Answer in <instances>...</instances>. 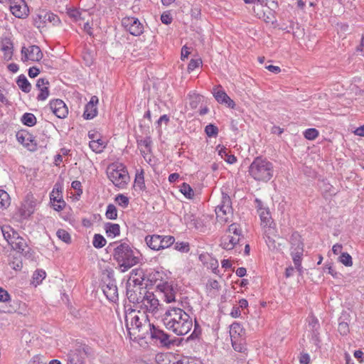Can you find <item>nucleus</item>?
Instances as JSON below:
<instances>
[{"label": "nucleus", "instance_id": "nucleus-52", "mask_svg": "<svg viewBox=\"0 0 364 364\" xmlns=\"http://www.w3.org/2000/svg\"><path fill=\"white\" fill-rule=\"evenodd\" d=\"M33 212V208L31 205H28V208L26 204H23L21 208V214L23 217L26 218L30 216Z\"/></svg>", "mask_w": 364, "mask_h": 364}, {"label": "nucleus", "instance_id": "nucleus-50", "mask_svg": "<svg viewBox=\"0 0 364 364\" xmlns=\"http://www.w3.org/2000/svg\"><path fill=\"white\" fill-rule=\"evenodd\" d=\"M178 364H202V362L196 358L184 357L178 361Z\"/></svg>", "mask_w": 364, "mask_h": 364}, {"label": "nucleus", "instance_id": "nucleus-47", "mask_svg": "<svg viewBox=\"0 0 364 364\" xmlns=\"http://www.w3.org/2000/svg\"><path fill=\"white\" fill-rule=\"evenodd\" d=\"M9 194L3 191L0 190V208H6L9 205Z\"/></svg>", "mask_w": 364, "mask_h": 364}, {"label": "nucleus", "instance_id": "nucleus-29", "mask_svg": "<svg viewBox=\"0 0 364 364\" xmlns=\"http://www.w3.org/2000/svg\"><path fill=\"white\" fill-rule=\"evenodd\" d=\"M145 278L146 275L142 269H134L131 272L129 281L135 285H142Z\"/></svg>", "mask_w": 364, "mask_h": 364}, {"label": "nucleus", "instance_id": "nucleus-39", "mask_svg": "<svg viewBox=\"0 0 364 364\" xmlns=\"http://www.w3.org/2000/svg\"><path fill=\"white\" fill-rule=\"evenodd\" d=\"M338 260L346 267H351L353 265V259L351 256L347 252L341 253Z\"/></svg>", "mask_w": 364, "mask_h": 364}, {"label": "nucleus", "instance_id": "nucleus-15", "mask_svg": "<svg viewBox=\"0 0 364 364\" xmlns=\"http://www.w3.org/2000/svg\"><path fill=\"white\" fill-rule=\"evenodd\" d=\"M14 240H11L10 245L11 247L25 257L31 256V249L28 246L24 238L19 236L16 232H13Z\"/></svg>", "mask_w": 364, "mask_h": 364}, {"label": "nucleus", "instance_id": "nucleus-23", "mask_svg": "<svg viewBox=\"0 0 364 364\" xmlns=\"http://www.w3.org/2000/svg\"><path fill=\"white\" fill-rule=\"evenodd\" d=\"M50 198L54 210L60 211L64 208L65 203L63 200L61 192L58 190V188H54L53 189L50 195Z\"/></svg>", "mask_w": 364, "mask_h": 364}, {"label": "nucleus", "instance_id": "nucleus-32", "mask_svg": "<svg viewBox=\"0 0 364 364\" xmlns=\"http://www.w3.org/2000/svg\"><path fill=\"white\" fill-rule=\"evenodd\" d=\"M89 146L95 153H101L107 146V143L102 139H96L95 141H90Z\"/></svg>", "mask_w": 364, "mask_h": 364}, {"label": "nucleus", "instance_id": "nucleus-64", "mask_svg": "<svg viewBox=\"0 0 364 364\" xmlns=\"http://www.w3.org/2000/svg\"><path fill=\"white\" fill-rule=\"evenodd\" d=\"M207 285L213 289H218L220 287V284L215 279H210L207 284Z\"/></svg>", "mask_w": 364, "mask_h": 364}, {"label": "nucleus", "instance_id": "nucleus-16", "mask_svg": "<svg viewBox=\"0 0 364 364\" xmlns=\"http://www.w3.org/2000/svg\"><path fill=\"white\" fill-rule=\"evenodd\" d=\"M10 11L13 15L19 18H24L28 16V7L24 0H11Z\"/></svg>", "mask_w": 364, "mask_h": 364}, {"label": "nucleus", "instance_id": "nucleus-1", "mask_svg": "<svg viewBox=\"0 0 364 364\" xmlns=\"http://www.w3.org/2000/svg\"><path fill=\"white\" fill-rule=\"evenodd\" d=\"M163 322L168 330L177 336L187 334L193 327L189 314L179 307L170 306L164 315Z\"/></svg>", "mask_w": 364, "mask_h": 364}, {"label": "nucleus", "instance_id": "nucleus-46", "mask_svg": "<svg viewBox=\"0 0 364 364\" xmlns=\"http://www.w3.org/2000/svg\"><path fill=\"white\" fill-rule=\"evenodd\" d=\"M46 272L42 269L36 270L33 275V282H36V284H40L43 279L46 277Z\"/></svg>", "mask_w": 364, "mask_h": 364}, {"label": "nucleus", "instance_id": "nucleus-17", "mask_svg": "<svg viewBox=\"0 0 364 364\" xmlns=\"http://www.w3.org/2000/svg\"><path fill=\"white\" fill-rule=\"evenodd\" d=\"M21 53L23 61H39L43 57V53L37 46H31L28 48L23 47Z\"/></svg>", "mask_w": 364, "mask_h": 364}, {"label": "nucleus", "instance_id": "nucleus-30", "mask_svg": "<svg viewBox=\"0 0 364 364\" xmlns=\"http://www.w3.org/2000/svg\"><path fill=\"white\" fill-rule=\"evenodd\" d=\"M145 241H146V245L151 250H160V245H161V235H148L145 237Z\"/></svg>", "mask_w": 364, "mask_h": 364}, {"label": "nucleus", "instance_id": "nucleus-13", "mask_svg": "<svg viewBox=\"0 0 364 364\" xmlns=\"http://www.w3.org/2000/svg\"><path fill=\"white\" fill-rule=\"evenodd\" d=\"M124 28L134 36H140L144 31V26L138 18L134 17H124L122 20Z\"/></svg>", "mask_w": 364, "mask_h": 364}, {"label": "nucleus", "instance_id": "nucleus-33", "mask_svg": "<svg viewBox=\"0 0 364 364\" xmlns=\"http://www.w3.org/2000/svg\"><path fill=\"white\" fill-rule=\"evenodd\" d=\"M16 83L20 89L26 93L29 92L31 90V85L24 75L18 76Z\"/></svg>", "mask_w": 364, "mask_h": 364}, {"label": "nucleus", "instance_id": "nucleus-35", "mask_svg": "<svg viewBox=\"0 0 364 364\" xmlns=\"http://www.w3.org/2000/svg\"><path fill=\"white\" fill-rule=\"evenodd\" d=\"M36 122V117L32 113H25L21 117V122L28 127L34 126Z\"/></svg>", "mask_w": 364, "mask_h": 364}, {"label": "nucleus", "instance_id": "nucleus-48", "mask_svg": "<svg viewBox=\"0 0 364 364\" xmlns=\"http://www.w3.org/2000/svg\"><path fill=\"white\" fill-rule=\"evenodd\" d=\"M56 235L63 242L66 243L70 242V235L66 230L60 229L57 231Z\"/></svg>", "mask_w": 364, "mask_h": 364}, {"label": "nucleus", "instance_id": "nucleus-28", "mask_svg": "<svg viewBox=\"0 0 364 364\" xmlns=\"http://www.w3.org/2000/svg\"><path fill=\"white\" fill-rule=\"evenodd\" d=\"M48 81L44 78H40L38 80L36 87L40 90V93L37 96V100L39 101L46 100L49 95L48 90Z\"/></svg>", "mask_w": 364, "mask_h": 364}, {"label": "nucleus", "instance_id": "nucleus-12", "mask_svg": "<svg viewBox=\"0 0 364 364\" xmlns=\"http://www.w3.org/2000/svg\"><path fill=\"white\" fill-rule=\"evenodd\" d=\"M60 22L58 16L50 11H40L34 19L35 26L38 28L44 27L48 23L56 25Z\"/></svg>", "mask_w": 364, "mask_h": 364}, {"label": "nucleus", "instance_id": "nucleus-53", "mask_svg": "<svg viewBox=\"0 0 364 364\" xmlns=\"http://www.w3.org/2000/svg\"><path fill=\"white\" fill-rule=\"evenodd\" d=\"M202 64V60L200 59H192L188 65V72H191L194 70L196 68H198Z\"/></svg>", "mask_w": 364, "mask_h": 364}, {"label": "nucleus", "instance_id": "nucleus-27", "mask_svg": "<svg viewBox=\"0 0 364 364\" xmlns=\"http://www.w3.org/2000/svg\"><path fill=\"white\" fill-rule=\"evenodd\" d=\"M230 336L231 341L245 339V331L239 323L235 322L230 326Z\"/></svg>", "mask_w": 364, "mask_h": 364}, {"label": "nucleus", "instance_id": "nucleus-43", "mask_svg": "<svg viewBox=\"0 0 364 364\" xmlns=\"http://www.w3.org/2000/svg\"><path fill=\"white\" fill-rule=\"evenodd\" d=\"M92 244L95 247L101 248L106 245V240L101 235L95 234Z\"/></svg>", "mask_w": 364, "mask_h": 364}, {"label": "nucleus", "instance_id": "nucleus-10", "mask_svg": "<svg viewBox=\"0 0 364 364\" xmlns=\"http://www.w3.org/2000/svg\"><path fill=\"white\" fill-rule=\"evenodd\" d=\"M291 256L296 269L301 273V257L304 252V245L300 240V235L297 233H294L291 235Z\"/></svg>", "mask_w": 364, "mask_h": 364}, {"label": "nucleus", "instance_id": "nucleus-19", "mask_svg": "<svg viewBox=\"0 0 364 364\" xmlns=\"http://www.w3.org/2000/svg\"><path fill=\"white\" fill-rule=\"evenodd\" d=\"M16 139L19 143L23 144L28 150L35 151L37 149V144L34 136L29 132L21 131L16 134Z\"/></svg>", "mask_w": 364, "mask_h": 364}, {"label": "nucleus", "instance_id": "nucleus-4", "mask_svg": "<svg viewBox=\"0 0 364 364\" xmlns=\"http://www.w3.org/2000/svg\"><path fill=\"white\" fill-rule=\"evenodd\" d=\"M250 175L257 181L267 182L273 176V164L267 159L257 157L249 167Z\"/></svg>", "mask_w": 364, "mask_h": 364}, {"label": "nucleus", "instance_id": "nucleus-40", "mask_svg": "<svg viewBox=\"0 0 364 364\" xmlns=\"http://www.w3.org/2000/svg\"><path fill=\"white\" fill-rule=\"evenodd\" d=\"M1 231H2V234L4 235V237L8 242V243L10 245L11 240H14V238L13 237V232H15V231L13 229H11L9 226L2 227Z\"/></svg>", "mask_w": 364, "mask_h": 364}, {"label": "nucleus", "instance_id": "nucleus-56", "mask_svg": "<svg viewBox=\"0 0 364 364\" xmlns=\"http://www.w3.org/2000/svg\"><path fill=\"white\" fill-rule=\"evenodd\" d=\"M175 248L183 252H188L189 251V245L187 242H176Z\"/></svg>", "mask_w": 364, "mask_h": 364}, {"label": "nucleus", "instance_id": "nucleus-2", "mask_svg": "<svg viewBox=\"0 0 364 364\" xmlns=\"http://www.w3.org/2000/svg\"><path fill=\"white\" fill-rule=\"evenodd\" d=\"M126 326L131 339H145L151 332L152 324L148 314L141 310H132L126 314Z\"/></svg>", "mask_w": 364, "mask_h": 364}, {"label": "nucleus", "instance_id": "nucleus-62", "mask_svg": "<svg viewBox=\"0 0 364 364\" xmlns=\"http://www.w3.org/2000/svg\"><path fill=\"white\" fill-rule=\"evenodd\" d=\"M299 362L301 364H309L310 363V356L307 353L301 354L299 358Z\"/></svg>", "mask_w": 364, "mask_h": 364}, {"label": "nucleus", "instance_id": "nucleus-61", "mask_svg": "<svg viewBox=\"0 0 364 364\" xmlns=\"http://www.w3.org/2000/svg\"><path fill=\"white\" fill-rule=\"evenodd\" d=\"M71 186L73 189L78 191V195H80L82 193V190L81 189V183L79 181H73Z\"/></svg>", "mask_w": 364, "mask_h": 364}, {"label": "nucleus", "instance_id": "nucleus-20", "mask_svg": "<svg viewBox=\"0 0 364 364\" xmlns=\"http://www.w3.org/2000/svg\"><path fill=\"white\" fill-rule=\"evenodd\" d=\"M50 109L52 112L60 119L65 118L68 114V109L66 105L60 99L50 101Z\"/></svg>", "mask_w": 364, "mask_h": 364}, {"label": "nucleus", "instance_id": "nucleus-36", "mask_svg": "<svg viewBox=\"0 0 364 364\" xmlns=\"http://www.w3.org/2000/svg\"><path fill=\"white\" fill-rule=\"evenodd\" d=\"M87 14L86 11H80L76 9H70L68 11L69 16L71 17L72 18H73L76 21H80V20H84L85 14Z\"/></svg>", "mask_w": 364, "mask_h": 364}, {"label": "nucleus", "instance_id": "nucleus-7", "mask_svg": "<svg viewBox=\"0 0 364 364\" xmlns=\"http://www.w3.org/2000/svg\"><path fill=\"white\" fill-rule=\"evenodd\" d=\"M241 236V230L240 225L237 223L231 224L228 230L220 240V246L226 250H232L240 242Z\"/></svg>", "mask_w": 364, "mask_h": 364}, {"label": "nucleus", "instance_id": "nucleus-22", "mask_svg": "<svg viewBox=\"0 0 364 364\" xmlns=\"http://www.w3.org/2000/svg\"><path fill=\"white\" fill-rule=\"evenodd\" d=\"M255 204L261 220V225L274 222L269 208L264 206L261 200L256 198Z\"/></svg>", "mask_w": 364, "mask_h": 364}, {"label": "nucleus", "instance_id": "nucleus-11", "mask_svg": "<svg viewBox=\"0 0 364 364\" xmlns=\"http://www.w3.org/2000/svg\"><path fill=\"white\" fill-rule=\"evenodd\" d=\"M264 232V238L270 250H277L280 246L275 239L277 237V230L274 222L261 225Z\"/></svg>", "mask_w": 364, "mask_h": 364}, {"label": "nucleus", "instance_id": "nucleus-8", "mask_svg": "<svg viewBox=\"0 0 364 364\" xmlns=\"http://www.w3.org/2000/svg\"><path fill=\"white\" fill-rule=\"evenodd\" d=\"M217 220L221 223H226L231 220L233 214L232 202L230 196L223 193L220 203L215 208Z\"/></svg>", "mask_w": 364, "mask_h": 364}, {"label": "nucleus", "instance_id": "nucleus-24", "mask_svg": "<svg viewBox=\"0 0 364 364\" xmlns=\"http://www.w3.org/2000/svg\"><path fill=\"white\" fill-rule=\"evenodd\" d=\"M213 94L215 100L221 104H225L228 107L234 108L235 104L232 100L225 92L224 90L215 88L213 89Z\"/></svg>", "mask_w": 364, "mask_h": 364}, {"label": "nucleus", "instance_id": "nucleus-21", "mask_svg": "<svg viewBox=\"0 0 364 364\" xmlns=\"http://www.w3.org/2000/svg\"><path fill=\"white\" fill-rule=\"evenodd\" d=\"M151 339L159 341V343L164 346H168L172 343L170 340V336L164 333L162 330L156 328L152 324L151 332L149 333V336Z\"/></svg>", "mask_w": 364, "mask_h": 364}, {"label": "nucleus", "instance_id": "nucleus-55", "mask_svg": "<svg viewBox=\"0 0 364 364\" xmlns=\"http://www.w3.org/2000/svg\"><path fill=\"white\" fill-rule=\"evenodd\" d=\"M173 18L169 12H164L161 16V21L163 23L168 25L172 22Z\"/></svg>", "mask_w": 364, "mask_h": 364}, {"label": "nucleus", "instance_id": "nucleus-57", "mask_svg": "<svg viewBox=\"0 0 364 364\" xmlns=\"http://www.w3.org/2000/svg\"><path fill=\"white\" fill-rule=\"evenodd\" d=\"M28 364H46V361L43 357L36 355L28 362Z\"/></svg>", "mask_w": 364, "mask_h": 364}, {"label": "nucleus", "instance_id": "nucleus-58", "mask_svg": "<svg viewBox=\"0 0 364 364\" xmlns=\"http://www.w3.org/2000/svg\"><path fill=\"white\" fill-rule=\"evenodd\" d=\"M9 293L5 289L0 287V301L5 302L9 299Z\"/></svg>", "mask_w": 364, "mask_h": 364}, {"label": "nucleus", "instance_id": "nucleus-42", "mask_svg": "<svg viewBox=\"0 0 364 364\" xmlns=\"http://www.w3.org/2000/svg\"><path fill=\"white\" fill-rule=\"evenodd\" d=\"M134 183L136 187H138L140 190L144 189L145 187L144 184V171L141 169L139 173L136 174Z\"/></svg>", "mask_w": 364, "mask_h": 364}, {"label": "nucleus", "instance_id": "nucleus-37", "mask_svg": "<svg viewBox=\"0 0 364 364\" xmlns=\"http://www.w3.org/2000/svg\"><path fill=\"white\" fill-rule=\"evenodd\" d=\"M161 245L160 250L169 247L175 242V238L171 235H161Z\"/></svg>", "mask_w": 364, "mask_h": 364}, {"label": "nucleus", "instance_id": "nucleus-44", "mask_svg": "<svg viewBox=\"0 0 364 364\" xmlns=\"http://www.w3.org/2000/svg\"><path fill=\"white\" fill-rule=\"evenodd\" d=\"M304 136L308 140H314L318 136V131L314 128H309L304 132Z\"/></svg>", "mask_w": 364, "mask_h": 364}, {"label": "nucleus", "instance_id": "nucleus-34", "mask_svg": "<svg viewBox=\"0 0 364 364\" xmlns=\"http://www.w3.org/2000/svg\"><path fill=\"white\" fill-rule=\"evenodd\" d=\"M105 230L108 237H116L120 233V228L118 224L107 223L105 225Z\"/></svg>", "mask_w": 364, "mask_h": 364}, {"label": "nucleus", "instance_id": "nucleus-14", "mask_svg": "<svg viewBox=\"0 0 364 364\" xmlns=\"http://www.w3.org/2000/svg\"><path fill=\"white\" fill-rule=\"evenodd\" d=\"M102 291L107 299L112 302L118 300V289L114 280L107 277L102 286Z\"/></svg>", "mask_w": 364, "mask_h": 364}, {"label": "nucleus", "instance_id": "nucleus-45", "mask_svg": "<svg viewBox=\"0 0 364 364\" xmlns=\"http://www.w3.org/2000/svg\"><path fill=\"white\" fill-rule=\"evenodd\" d=\"M232 346L235 350L237 352H243L245 350V339H240L238 341H231Z\"/></svg>", "mask_w": 364, "mask_h": 364}, {"label": "nucleus", "instance_id": "nucleus-60", "mask_svg": "<svg viewBox=\"0 0 364 364\" xmlns=\"http://www.w3.org/2000/svg\"><path fill=\"white\" fill-rule=\"evenodd\" d=\"M338 331L341 334H346L348 332V326L347 323H340L338 325Z\"/></svg>", "mask_w": 364, "mask_h": 364}, {"label": "nucleus", "instance_id": "nucleus-18", "mask_svg": "<svg viewBox=\"0 0 364 364\" xmlns=\"http://www.w3.org/2000/svg\"><path fill=\"white\" fill-rule=\"evenodd\" d=\"M159 290L164 294V301L166 303L176 301V294L177 289L168 282H161L156 284Z\"/></svg>", "mask_w": 364, "mask_h": 364}, {"label": "nucleus", "instance_id": "nucleus-38", "mask_svg": "<svg viewBox=\"0 0 364 364\" xmlns=\"http://www.w3.org/2000/svg\"><path fill=\"white\" fill-rule=\"evenodd\" d=\"M181 192L188 199H191L194 196V192L190 185L183 183L181 186Z\"/></svg>", "mask_w": 364, "mask_h": 364}, {"label": "nucleus", "instance_id": "nucleus-54", "mask_svg": "<svg viewBox=\"0 0 364 364\" xmlns=\"http://www.w3.org/2000/svg\"><path fill=\"white\" fill-rule=\"evenodd\" d=\"M309 326L311 327L313 331H317L319 328L318 321L314 316H310L309 318Z\"/></svg>", "mask_w": 364, "mask_h": 364}, {"label": "nucleus", "instance_id": "nucleus-25", "mask_svg": "<svg viewBox=\"0 0 364 364\" xmlns=\"http://www.w3.org/2000/svg\"><path fill=\"white\" fill-rule=\"evenodd\" d=\"M0 50L4 52V59L6 61L11 60L13 56L14 45L10 38H2L0 41Z\"/></svg>", "mask_w": 364, "mask_h": 364}, {"label": "nucleus", "instance_id": "nucleus-41", "mask_svg": "<svg viewBox=\"0 0 364 364\" xmlns=\"http://www.w3.org/2000/svg\"><path fill=\"white\" fill-rule=\"evenodd\" d=\"M105 215L107 219L110 220H114L117 218V210L116 207L112 205L109 204L107 205V210Z\"/></svg>", "mask_w": 364, "mask_h": 364}, {"label": "nucleus", "instance_id": "nucleus-63", "mask_svg": "<svg viewBox=\"0 0 364 364\" xmlns=\"http://www.w3.org/2000/svg\"><path fill=\"white\" fill-rule=\"evenodd\" d=\"M40 73V70L38 68L36 67L30 68L28 70V75L30 77H36Z\"/></svg>", "mask_w": 364, "mask_h": 364}, {"label": "nucleus", "instance_id": "nucleus-9", "mask_svg": "<svg viewBox=\"0 0 364 364\" xmlns=\"http://www.w3.org/2000/svg\"><path fill=\"white\" fill-rule=\"evenodd\" d=\"M90 348L84 344H76L68 355V364H85Z\"/></svg>", "mask_w": 364, "mask_h": 364}, {"label": "nucleus", "instance_id": "nucleus-59", "mask_svg": "<svg viewBox=\"0 0 364 364\" xmlns=\"http://www.w3.org/2000/svg\"><path fill=\"white\" fill-rule=\"evenodd\" d=\"M189 54L190 48L186 46H183L181 48V60H185L186 58H188Z\"/></svg>", "mask_w": 364, "mask_h": 364}, {"label": "nucleus", "instance_id": "nucleus-26", "mask_svg": "<svg viewBox=\"0 0 364 364\" xmlns=\"http://www.w3.org/2000/svg\"><path fill=\"white\" fill-rule=\"evenodd\" d=\"M98 102V98L96 96H92L90 101L85 105L83 117L86 119H91L94 118L97 113L96 104Z\"/></svg>", "mask_w": 364, "mask_h": 364}, {"label": "nucleus", "instance_id": "nucleus-31", "mask_svg": "<svg viewBox=\"0 0 364 364\" xmlns=\"http://www.w3.org/2000/svg\"><path fill=\"white\" fill-rule=\"evenodd\" d=\"M138 146L140 149V152L145 158L146 155L151 152V140L150 137H145L137 141Z\"/></svg>", "mask_w": 364, "mask_h": 364}, {"label": "nucleus", "instance_id": "nucleus-6", "mask_svg": "<svg viewBox=\"0 0 364 364\" xmlns=\"http://www.w3.org/2000/svg\"><path fill=\"white\" fill-rule=\"evenodd\" d=\"M108 178L119 188H124L129 181V173L122 164L109 168Z\"/></svg>", "mask_w": 364, "mask_h": 364}, {"label": "nucleus", "instance_id": "nucleus-5", "mask_svg": "<svg viewBox=\"0 0 364 364\" xmlns=\"http://www.w3.org/2000/svg\"><path fill=\"white\" fill-rule=\"evenodd\" d=\"M113 257L122 272L134 266L139 260L138 257L134 256L130 246L127 243L119 244L114 248Z\"/></svg>", "mask_w": 364, "mask_h": 364}, {"label": "nucleus", "instance_id": "nucleus-51", "mask_svg": "<svg viewBox=\"0 0 364 364\" xmlns=\"http://www.w3.org/2000/svg\"><path fill=\"white\" fill-rule=\"evenodd\" d=\"M115 201L119 205L126 208L129 205V198L123 194H119L116 196Z\"/></svg>", "mask_w": 364, "mask_h": 364}, {"label": "nucleus", "instance_id": "nucleus-3", "mask_svg": "<svg viewBox=\"0 0 364 364\" xmlns=\"http://www.w3.org/2000/svg\"><path fill=\"white\" fill-rule=\"evenodd\" d=\"M136 291V290H127V294L129 300L136 304V307L138 310H141V313L145 314L149 313L156 316L161 309V305L156 296L153 292L146 290H144V294L140 291V295L138 296Z\"/></svg>", "mask_w": 364, "mask_h": 364}, {"label": "nucleus", "instance_id": "nucleus-49", "mask_svg": "<svg viewBox=\"0 0 364 364\" xmlns=\"http://www.w3.org/2000/svg\"><path fill=\"white\" fill-rule=\"evenodd\" d=\"M205 134L209 137L215 136H217V134L218 133V129L216 126H215L212 124H210L205 127Z\"/></svg>", "mask_w": 364, "mask_h": 364}]
</instances>
